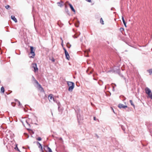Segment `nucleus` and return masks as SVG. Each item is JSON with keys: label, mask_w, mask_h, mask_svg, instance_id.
I'll list each match as a JSON object with an SVG mask.
<instances>
[{"label": "nucleus", "mask_w": 152, "mask_h": 152, "mask_svg": "<svg viewBox=\"0 0 152 152\" xmlns=\"http://www.w3.org/2000/svg\"><path fill=\"white\" fill-rule=\"evenodd\" d=\"M67 84L69 86L68 90L70 91H72L75 86L74 83L71 82H68Z\"/></svg>", "instance_id": "obj_1"}, {"label": "nucleus", "mask_w": 152, "mask_h": 152, "mask_svg": "<svg viewBox=\"0 0 152 152\" xmlns=\"http://www.w3.org/2000/svg\"><path fill=\"white\" fill-rule=\"evenodd\" d=\"M30 51L28 54V56L30 58H33L35 56L34 50L33 47L30 46Z\"/></svg>", "instance_id": "obj_2"}, {"label": "nucleus", "mask_w": 152, "mask_h": 152, "mask_svg": "<svg viewBox=\"0 0 152 152\" xmlns=\"http://www.w3.org/2000/svg\"><path fill=\"white\" fill-rule=\"evenodd\" d=\"M80 110L79 109L78 110V112H77V118L79 120V119L80 120H83V117L82 116H81L80 114Z\"/></svg>", "instance_id": "obj_3"}, {"label": "nucleus", "mask_w": 152, "mask_h": 152, "mask_svg": "<svg viewBox=\"0 0 152 152\" xmlns=\"http://www.w3.org/2000/svg\"><path fill=\"white\" fill-rule=\"evenodd\" d=\"M32 67L34 69V71L35 72H37L38 69L37 68V64L36 63H33L32 64Z\"/></svg>", "instance_id": "obj_4"}, {"label": "nucleus", "mask_w": 152, "mask_h": 152, "mask_svg": "<svg viewBox=\"0 0 152 152\" xmlns=\"http://www.w3.org/2000/svg\"><path fill=\"white\" fill-rule=\"evenodd\" d=\"M48 98L50 102H52V101L55 102L54 98L53 97V95L52 94H50L48 96Z\"/></svg>", "instance_id": "obj_5"}, {"label": "nucleus", "mask_w": 152, "mask_h": 152, "mask_svg": "<svg viewBox=\"0 0 152 152\" xmlns=\"http://www.w3.org/2000/svg\"><path fill=\"white\" fill-rule=\"evenodd\" d=\"M39 91H40L42 94H45L43 88L41 85L39 84Z\"/></svg>", "instance_id": "obj_6"}, {"label": "nucleus", "mask_w": 152, "mask_h": 152, "mask_svg": "<svg viewBox=\"0 0 152 152\" xmlns=\"http://www.w3.org/2000/svg\"><path fill=\"white\" fill-rule=\"evenodd\" d=\"M118 107L120 108H124L125 109L127 107V106L126 105H124V104H119L118 106Z\"/></svg>", "instance_id": "obj_7"}, {"label": "nucleus", "mask_w": 152, "mask_h": 152, "mask_svg": "<svg viewBox=\"0 0 152 152\" xmlns=\"http://www.w3.org/2000/svg\"><path fill=\"white\" fill-rule=\"evenodd\" d=\"M93 71V70L91 68L89 67L87 70L86 72L89 75L92 73Z\"/></svg>", "instance_id": "obj_8"}, {"label": "nucleus", "mask_w": 152, "mask_h": 152, "mask_svg": "<svg viewBox=\"0 0 152 152\" xmlns=\"http://www.w3.org/2000/svg\"><path fill=\"white\" fill-rule=\"evenodd\" d=\"M145 91L146 94H150L151 92V91L150 89L148 87H146L145 89Z\"/></svg>", "instance_id": "obj_9"}, {"label": "nucleus", "mask_w": 152, "mask_h": 152, "mask_svg": "<svg viewBox=\"0 0 152 152\" xmlns=\"http://www.w3.org/2000/svg\"><path fill=\"white\" fill-rule=\"evenodd\" d=\"M57 3L58 6L60 7H62L64 4V3L62 1H60V2H58Z\"/></svg>", "instance_id": "obj_10"}, {"label": "nucleus", "mask_w": 152, "mask_h": 152, "mask_svg": "<svg viewBox=\"0 0 152 152\" xmlns=\"http://www.w3.org/2000/svg\"><path fill=\"white\" fill-rule=\"evenodd\" d=\"M39 148H40V151L41 152H43V149L41 145V144L39 142Z\"/></svg>", "instance_id": "obj_11"}, {"label": "nucleus", "mask_w": 152, "mask_h": 152, "mask_svg": "<svg viewBox=\"0 0 152 152\" xmlns=\"http://www.w3.org/2000/svg\"><path fill=\"white\" fill-rule=\"evenodd\" d=\"M80 32L77 33H76L75 35L73 36V37L75 38H77L80 35Z\"/></svg>", "instance_id": "obj_12"}, {"label": "nucleus", "mask_w": 152, "mask_h": 152, "mask_svg": "<svg viewBox=\"0 0 152 152\" xmlns=\"http://www.w3.org/2000/svg\"><path fill=\"white\" fill-rule=\"evenodd\" d=\"M65 53L66 59L69 60L70 57L68 52H66Z\"/></svg>", "instance_id": "obj_13"}, {"label": "nucleus", "mask_w": 152, "mask_h": 152, "mask_svg": "<svg viewBox=\"0 0 152 152\" xmlns=\"http://www.w3.org/2000/svg\"><path fill=\"white\" fill-rule=\"evenodd\" d=\"M69 6L71 8V10H72V11H73L74 12H75V10L74 9V8H73L71 4H69Z\"/></svg>", "instance_id": "obj_14"}, {"label": "nucleus", "mask_w": 152, "mask_h": 152, "mask_svg": "<svg viewBox=\"0 0 152 152\" xmlns=\"http://www.w3.org/2000/svg\"><path fill=\"white\" fill-rule=\"evenodd\" d=\"M90 51V49L87 50L85 51L84 52V53H85V56L86 57H88V52H89Z\"/></svg>", "instance_id": "obj_15"}, {"label": "nucleus", "mask_w": 152, "mask_h": 152, "mask_svg": "<svg viewBox=\"0 0 152 152\" xmlns=\"http://www.w3.org/2000/svg\"><path fill=\"white\" fill-rule=\"evenodd\" d=\"M11 19L13 20L15 23H17V19L15 18V16L13 15H12L11 16Z\"/></svg>", "instance_id": "obj_16"}, {"label": "nucleus", "mask_w": 152, "mask_h": 152, "mask_svg": "<svg viewBox=\"0 0 152 152\" xmlns=\"http://www.w3.org/2000/svg\"><path fill=\"white\" fill-rule=\"evenodd\" d=\"M33 83H36L37 84H38V82L36 79H35L34 77H33Z\"/></svg>", "instance_id": "obj_17"}, {"label": "nucleus", "mask_w": 152, "mask_h": 152, "mask_svg": "<svg viewBox=\"0 0 152 152\" xmlns=\"http://www.w3.org/2000/svg\"><path fill=\"white\" fill-rule=\"evenodd\" d=\"M1 93H4V88L3 86L1 87Z\"/></svg>", "instance_id": "obj_18"}, {"label": "nucleus", "mask_w": 152, "mask_h": 152, "mask_svg": "<svg viewBox=\"0 0 152 152\" xmlns=\"http://www.w3.org/2000/svg\"><path fill=\"white\" fill-rule=\"evenodd\" d=\"M66 45L67 47L69 48H70L71 46V45L69 43H67Z\"/></svg>", "instance_id": "obj_19"}, {"label": "nucleus", "mask_w": 152, "mask_h": 152, "mask_svg": "<svg viewBox=\"0 0 152 152\" xmlns=\"http://www.w3.org/2000/svg\"><path fill=\"white\" fill-rule=\"evenodd\" d=\"M148 71L150 74H152V69H149Z\"/></svg>", "instance_id": "obj_20"}, {"label": "nucleus", "mask_w": 152, "mask_h": 152, "mask_svg": "<svg viewBox=\"0 0 152 152\" xmlns=\"http://www.w3.org/2000/svg\"><path fill=\"white\" fill-rule=\"evenodd\" d=\"M129 101L130 102L131 105H132V106H133L134 107V105L133 102H132V100H130Z\"/></svg>", "instance_id": "obj_21"}, {"label": "nucleus", "mask_w": 152, "mask_h": 152, "mask_svg": "<svg viewBox=\"0 0 152 152\" xmlns=\"http://www.w3.org/2000/svg\"><path fill=\"white\" fill-rule=\"evenodd\" d=\"M149 97L151 99H152V93H151L150 94H148Z\"/></svg>", "instance_id": "obj_22"}, {"label": "nucleus", "mask_w": 152, "mask_h": 152, "mask_svg": "<svg viewBox=\"0 0 152 152\" xmlns=\"http://www.w3.org/2000/svg\"><path fill=\"white\" fill-rule=\"evenodd\" d=\"M100 23L102 24H104V21L102 19V18H101L100 20Z\"/></svg>", "instance_id": "obj_23"}, {"label": "nucleus", "mask_w": 152, "mask_h": 152, "mask_svg": "<svg viewBox=\"0 0 152 152\" xmlns=\"http://www.w3.org/2000/svg\"><path fill=\"white\" fill-rule=\"evenodd\" d=\"M48 152H52L51 149L50 148L48 147Z\"/></svg>", "instance_id": "obj_24"}, {"label": "nucleus", "mask_w": 152, "mask_h": 152, "mask_svg": "<svg viewBox=\"0 0 152 152\" xmlns=\"http://www.w3.org/2000/svg\"><path fill=\"white\" fill-rule=\"evenodd\" d=\"M5 7L7 9H8L9 8H10V6L9 5H7Z\"/></svg>", "instance_id": "obj_25"}, {"label": "nucleus", "mask_w": 152, "mask_h": 152, "mask_svg": "<svg viewBox=\"0 0 152 152\" xmlns=\"http://www.w3.org/2000/svg\"><path fill=\"white\" fill-rule=\"evenodd\" d=\"M79 22H78V23L77 24H75V26L76 27H79Z\"/></svg>", "instance_id": "obj_26"}, {"label": "nucleus", "mask_w": 152, "mask_h": 152, "mask_svg": "<svg viewBox=\"0 0 152 152\" xmlns=\"http://www.w3.org/2000/svg\"><path fill=\"white\" fill-rule=\"evenodd\" d=\"M124 29L123 28H120V30L121 32H122L124 30Z\"/></svg>", "instance_id": "obj_27"}, {"label": "nucleus", "mask_w": 152, "mask_h": 152, "mask_svg": "<svg viewBox=\"0 0 152 152\" xmlns=\"http://www.w3.org/2000/svg\"><path fill=\"white\" fill-rule=\"evenodd\" d=\"M86 0L89 2H90L91 1V0Z\"/></svg>", "instance_id": "obj_28"}, {"label": "nucleus", "mask_w": 152, "mask_h": 152, "mask_svg": "<svg viewBox=\"0 0 152 152\" xmlns=\"http://www.w3.org/2000/svg\"><path fill=\"white\" fill-rule=\"evenodd\" d=\"M16 148H17V150H18V151H19V149H18V148L17 146V145H16V147L15 148V149H16Z\"/></svg>", "instance_id": "obj_29"}, {"label": "nucleus", "mask_w": 152, "mask_h": 152, "mask_svg": "<svg viewBox=\"0 0 152 152\" xmlns=\"http://www.w3.org/2000/svg\"><path fill=\"white\" fill-rule=\"evenodd\" d=\"M64 51L65 53H66V52H67L65 48H64Z\"/></svg>", "instance_id": "obj_30"}, {"label": "nucleus", "mask_w": 152, "mask_h": 152, "mask_svg": "<svg viewBox=\"0 0 152 152\" xmlns=\"http://www.w3.org/2000/svg\"><path fill=\"white\" fill-rule=\"evenodd\" d=\"M41 140V138L40 137H39V141H40Z\"/></svg>", "instance_id": "obj_31"}, {"label": "nucleus", "mask_w": 152, "mask_h": 152, "mask_svg": "<svg viewBox=\"0 0 152 152\" xmlns=\"http://www.w3.org/2000/svg\"><path fill=\"white\" fill-rule=\"evenodd\" d=\"M94 120L96 121V118L95 117H94Z\"/></svg>", "instance_id": "obj_32"}, {"label": "nucleus", "mask_w": 152, "mask_h": 152, "mask_svg": "<svg viewBox=\"0 0 152 152\" xmlns=\"http://www.w3.org/2000/svg\"><path fill=\"white\" fill-rule=\"evenodd\" d=\"M122 21L124 20V18L123 16H122Z\"/></svg>", "instance_id": "obj_33"}, {"label": "nucleus", "mask_w": 152, "mask_h": 152, "mask_svg": "<svg viewBox=\"0 0 152 152\" xmlns=\"http://www.w3.org/2000/svg\"><path fill=\"white\" fill-rule=\"evenodd\" d=\"M124 26H125V27H127L126 25V23H124Z\"/></svg>", "instance_id": "obj_34"}, {"label": "nucleus", "mask_w": 152, "mask_h": 152, "mask_svg": "<svg viewBox=\"0 0 152 152\" xmlns=\"http://www.w3.org/2000/svg\"><path fill=\"white\" fill-rule=\"evenodd\" d=\"M123 23L124 24V23H126L124 20H123Z\"/></svg>", "instance_id": "obj_35"}, {"label": "nucleus", "mask_w": 152, "mask_h": 152, "mask_svg": "<svg viewBox=\"0 0 152 152\" xmlns=\"http://www.w3.org/2000/svg\"><path fill=\"white\" fill-rule=\"evenodd\" d=\"M95 135H96V136L97 137V138L99 137L96 134H95Z\"/></svg>", "instance_id": "obj_36"}, {"label": "nucleus", "mask_w": 152, "mask_h": 152, "mask_svg": "<svg viewBox=\"0 0 152 152\" xmlns=\"http://www.w3.org/2000/svg\"><path fill=\"white\" fill-rule=\"evenodd\" d=\"M61 39L62 40V43H63V40H62V39L61 38Z\"/></svg>", "instance_id": "obj_37"}, {"label": "nucleus", "mask_w": 152, "mask_h": 152, "mask_svg": "<svg viewBox=\"0 0 152 152\" xmlns=\"http://www.w3.org/2000/svg\"><path fill=\"white\" fill-rule=\"evenodd\" d=\"M52 61L54 62L55 61V59H53L52 60Z\"/></svg>", "instance_id": "obj_38"}, {"label": "nucleus", "mask_w": 152, "mask_h": 152, "mask_svg": "<svg viewBox=\"0 0 152 152\" xmlns=\"http://www.w3.org/2000/svg\"><path fill=\"white\" fill-rule=\"evenodd\" d=\"M122 129L123 130H124V129L123 128V127H122Z\"/></svg>", "instance_id": "obj_39"}, {"label": "nucleus", "mask_w": 152, "mask_h": 152, "mask_svg": "<svg viewBox=\"0 0 152 152\" xmlns=\"http://www.w3.org/2000/svg\"><path fill=\"white\" fill-rule=\"evenodd\" d=\"M113 90L114 91V87L113 86Z\"/></svg>", "instance_id": "obj_40"}, {"label": "nucleus", "mask_w": 152, "mask_h": 152, "mask_svg": "<svg viewBox=\"0 0 152 152\" xmlns=\"http://www.w3.org/2000/svg\"><path fill=\"white\" fill-rule=\"evenodd\" d=\"M12 104H14V105H15V103H12Z\"/></svg>", "instance_id": "obj_41"}, {"label": "nucleus", "mask_w": 152, "mask_h": 152, "mask_svg": "<svg viewBox=\"0 0 152 152\" xmlns=\"http://www.w3.org/2000/svg\"><path fill=\"white\" fill-rule=\"evenodd\" d=\"M1 80L0 79V83H1Z\"/></svg>", "instance_id": "obj_42"}, {"label": "nucleus", "mask_w": 152, "mask_h": 152, "mask_svg": "<svg viewBox=\"0 0 152 152\" xmlns=\"http://www.w3.org/2000/svg\"><path fill=\"white\" fill-rule=\"evenodd\" d=\"M37 144H38V142H37Z\"/></svg>", "instance_id": "obj_43"}, {"label": "nucleus", "mask_w": 152, "mask_h": 152, "mask_svg": "<svg viewBox=\"0 0 152 152\" xmlns=\"http://www.w3.org/2000/svg\"><path fill=\"white\" fill-rule=\"evenodd\" d=\"M111 10H113V8H112L111 9Z\"/></svg>", "instance_id": "obj_44"}, {"label": "nucleus", "mask_w": 152, "mask_h": 152, "mask_svg": "<svg viewBox=\"0 0 152 152\" xmlns=\"http://www.w3.org/2000/svg\"><path fill=\"white\" fill-rule=\"evenodd\" d=\"M62 44H63V43H62L61 42V45H62Z\"/></svg>", "instance_id": "obj_45"}]
</instances>
